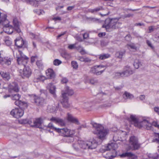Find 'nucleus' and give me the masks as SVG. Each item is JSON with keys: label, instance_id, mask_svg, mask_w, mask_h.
<instances>
[{"label": "nucleus", "instance_id": "nucleus-59", "mask_svg": "<svg viewBox=\"0 0 159 159\" xmlns=\"http://www.w3.org/2000/svg\"><path fill=\"white\" fill-rule=\"evenodd\" d=\"M75 7V6H69L67 8V9L68 11H70L72 10L74 7Z\"/></svg>", "mask_w": 159, "mask_h": 159}, {"label": "nucleus", "instance_id": "nucleus-11", "mask_svg": "<svg viewBox=\"0 0 159 159\" xmlns=\"http://www.w3.org/2000/svg\"><path fill=\"white\" fill-rule=\"evenodd\" d=\"M129 142L132 146V150H137L140 147V145L138 143V140L137 137L132 136L130 138Z\"/></svg>", "mask_w": 159, "mask_h": 159}, {"label": "nucleus", "instance_id": "nucleus-19", "mask_svg": "<svg viewBox=\"0 0 159 159\" xmlns=\"http://www.w3.org/2000/svg\"><path fill=\"white\" fill-rule=\"evenodd\" d=\"M13 59L12 58L8 57H3V58H2L0 60V63H4L5 64L9 65L11 64V61Z\"/></svg>", "mask_w": 159, "mask_h": 159}, {"label": "nucleus", "instance_id": "nucleus-30", "mask_svg": "<svg viewBox=\"0 0 159 159\" xmlns=\"http://www.w3.org/2000/svg\"><path fill=\"white\" fill-rule=\"evenodd\" d=\"M102 10H103L102 7H99L93 9H89V11L92 13H94Z\"/></svg>", "mask_w": 159, "mask_h": 159}, {"label": "nucleus", "instance_id": "nucleus-42", "mask_svg": "<svg viewBox=\"0 0 159 159\" xmlns=\"http://www.w3.org/2000/svg\"><path fill=\"white\" fill-rule=\"evenodd\" d=\"M71 65L74 68L77 69L78 67V65L75 61H72L71 62Z\"/></svg>", "mask_w": 159, "mask_h": 159}, {"label": "nucleus", "instance_id": "nucleus-39", "mask_svg": "<svg viewBox=\"0 0 159 159\" xmlns=\"http://www.w3.org/2000/svg\"><path fill=\"white\" fill-rule=\"evenodd\" d=\"M115 77L116 78H119L120 77H122L124 76V73L123 72L120 73V72H116L115 73Z\"/></svg>", "mask_w": 159, "mask_h": 159}, {"label": "nucleus", "instance_id": "nucleus-13", "mask_svg": "<svg viewBox=\"0 0 159 159\" xmlns=\"http://www.w3.org/2000/svg\"><path fill=\"white\" fill-rule=\"evenodd\" d=\"M8 90L10 92L12 91L17 92L19 90L17 84L15 82H13L8 85Z\"/></svg>", "mask_w": 159, "mask_h": 159}, {"label": "nucleus", "instance_id": "nucleus-8", "mask_svg": "<svg viewBox=\"0 0 159 159\" xmlns=\"http://www.w3.org/2000/svg\"><path fill=\"white\" fill-rule=\"evenodd\" d=\"M13 23L14 26V27L11 25H9V27L8 30V31H7L5 28L4 29V30L5 31V33L8 34H11L14 30H15V31H16L17 33H19L20 32V23L19 22L17 19L15 18L13 20Z\"/></svg>", "mask_w": 159, "mask_h": 159}, {"label": "nucleus", "instance_id": "nucleus-16", "mask_svg": "<svg viewBox=\"0 0 159 159\" xmlns=\"http://www.w3.org/2000/svg\"><path fill=\"white\" fill-rule=\"evenodd\" d=\"M25 44V42L21 38L18 39H16L15 40V45L19 48L26 47Z\"/></svg>", "mask_w": 159, "mask_h": 159}, {"label": "nucleus", "instance_id": "nucleus-44", "mask_svg": "<svg viewBox=\"0 0 159 159\" xmlns=\"http://www.w3.org/2000/svg\"><path fill=\"white\" fill-rule=\"evenodd\" d=\"M34 12L37 13L39 15H40L42 14V12H43V10L39 9H36L34 10Z\"/></svg>", "mask_w": 159, "mask_h": 159}, {"label": "nucleus", "instance_id": "nucleus-49", "mask_svg": "<svg viewBox=\"0 0 159 159\" xmlns=\"http://www.w3.org/2000/svg\"><path fill=\"white\" fill-rule=\"evenodd\" d=\"M88 19L89 20L93 22H96L98 20V19L93 17H89L88 18Z\"/></svg>", "mask_w": 159, "mask_h": 159}, {"label": "nucleus", "instance_id": "nucleus-61", "mask_svg": "<svg viewBox=\"0 0 159 159\" xmlns=\"http://www.w3.org/2000/svg\"><path fill=\"white\" fill-rule=\"evenodd\" d=\"M38 79L40 80L43 81L45 79V77L41 75L38 78Z\"/></svg>", "mask_w": 159, "mask_h": 159}, {"label": "nucleus", "instance_id": "nucleus-50", "mask_svg": "<svg viewBox=\"0 0 159 159\" xmlns=\"http://www.w3.org/2000/svg\"><path fill=\"white\" fill-rule=\"evenodd\" d=\"M105 149L106 150V151H108L111 149H112L111 143L108 144V145L107 146Z\"/></svg>", "mask_w": 159, "mask_h": 159}, {"label": "nucleus", "instance_id": "nucleus-52", "mask_svg": "<svg viewBox=\"0 0 159 159\" xmlns=\"http://www.w3.org/2000/svg\"><path fill=\"white\" fill-rule=\"evenodd\" d=\"M111 145L112 147V149L115 150L116 149L117 146L116 144L114 143H111Z\"/></svg>", "mask_w": 159, "mask_h": 159}, {"label": "nucleus", "instance_id": "nucleus-62", "mask_svg": "<svg viewBox=\"0 0 159 159\" xmlns=\"http://www.w3.org/2000/svg\"><path fill=\"white\" fill-rule=\"evenodd\" d=\"M105 33L104 32L100 33L98 34V36L100 37H102V36H105Z\"/></svg>", "mask_w": 159, "mask_h": 159}, {"label": "nucleus", "instance_id": "nucleus-18", "mask_svg": "<svg viewBox=\"0 0 159 159\" xmlns=\"http://www.w3.org/2000/svg\"><path fill=\"white\" fill-rule=\"evenodd\" d=\"M50 120L54 121L62 126H65V123L64 120L60 118L52 117L50 119Z\"/></svg>", "mask_w": 159, "mask_h": 159}, {"label": "nucleus", "instance_id": "nucleus-47", "mask_svg": "<svg viewBox=\"0 0 159 159\" xmlns=\"http://www.w3.org/2000/svg\"><path fill=\"white\" fill-rule=\"evenodd\" d=\"M134 16V14L132 13H129L128 14H125L124 16V17L125 18H129L130 17H133Z\"/></svg>", "mask_w": 159, "mask_h": 159}, {"label": "nucleus", "instance_id": "nucleus-57", "mask_svg": "<svg viewBox=\"0 0 159 159\" xmlns=\"http://www.w3.org/2000/svg\"><path fill=\"white\" fill-rule=\"evenodd\" d=\"M67 79L66 78H63L61 80V82L62 83H66L68 82Z\"/></svg>", "mask_w": 159, "mask_h": 159}, {"label": "nucleus", "instance_id": "nucleus-31", "mask_svg": "<svg viewBox=\"0 0 159 159\" xmlns=\"http://www.w3.org/2000/svg\"><path fill=\"white\" fill-rule=\"evenodd\" d=\"M48 127L50 128V129L54 130L56 131L57 132L59 133L60 132V130H61V129L57 128L56 127H55L51 123H49L48 125Z\"/></svg>", "mask_w": 159, "mask_h": 159}, {"label": "nucleus", "instance_id": "nucleus-36", "mask_svg": "<svg viewBox=\"0 0 159 159\" xmlns=\"http://www.w3.org/2000/svg\"><path fill=\"white\" fill-rule=\"evenodd\" d=\"M89 81L91 84L93 85L96 84L98 82V80L94 78H92L90 79Z\"/></svg>", "mask_w": 159, "mask_h": 159}, {"label": "nucleus", "instance_id": "nucleus-35", "mask_svg": "<svg viewBox=\"0 0 159 159\" xmlns=\"http://www.w3.org/2000/svg\"><path fill=\"white\" fill-rule=\"evenodd\" d=\"M4 40L6 44L8 46H10L12 43V42L10 39L8 37H6Z\"/></svg>", "mask_w": 159, "mask_h": 159}, {"label": "nucleus", "instance_id": "nucleus-53", "mask_svg": "<svg viewBox=\"0 0 159 159\" xmlns=\"http://www.w3.org/2000/svg\"><path fill=\"white\" fill-rule=\"evenodd\" d=\"M31 122H32L31 121L28 120L27 119H24L23 120V123L25 124L27 123L29 124H31Z\"/></svg>", "mask_w": 159, "mask_h": 159}, {"label": "nucleus", "instance_id": "nucleus-56", "mask_svg": "<svg viewBox=\"0 0 159 159\" xmlns=\"http://www.w3.org/2000/svg\"><path fill=\"white\" fill-rule=\"evenodd\" d=\"M91 60L89 58L87 57H84V62H90Z\"/></svg>", "mask_w": 159, "mask_h": 159}, {"label": "nucleus", "instance_id": "nucleus-63", "mask_svg": "<svg viewBox=\"0 0 159 159\" xmlns=\"http://www.w3.org/2000/svg\"><path fill=\"white\" fill-rule=\"evenodd\" d=\"M148 33H151L153 31V29L152 26H150L148 28Z\"/></svg>", "mask_w": 159, "mask_h": 159}, {"label": "nucleus", "instance_id": "nucleus-43", "mask_svg": "<svg viewBox=\"0 0 159 159\" xmlns=\"http://www.w3.org/2000/svg\"><path fill=\"white\" fill-rule=\"evenodd\" d=\"M63 57L66 60L69 59L71 58L70 55V54L66 52L64 53Z\"/></svg>", "mask_w": 159, "mask_h": 159}, {"label": "nucleus", "instance_id": "nucleus-23", "mask_svg": "<svg viewBox=\"0 0 159 159\" xmlns=\"http://www.w3.org/2000/svg\"><path fill=\"white\" fill-rule=\"evenodd\" d=\"M2 20H1V21L0 25H2L3 26V30L4 32H5V31L4 30V29L6 30L7 31H8L9 27V22L7 19L5 20L4 21L2 22Z\"/></svg>", "mask_w": 159, "mask_h": 159}, {"label": "nucleus", "instance_id": "nucleus-40", "mask_svg": "<svg viewBox=\"0 0 159 159\" xmlns=\"http://www.w3.org/2000/svg\"><path fill=\"white\" fill-rule=\"evenodd\" d=\"M61 63V61L60 60L56 59L53 61V64L55 66H58Z\"/></svg>", "mask_w": 159, "mask_h": 159}, {"label": "nucleus", "instance_id": "nucleus-24", "mask_svg": "<svg viewBox=\"0 0 159 159\" xmlns=\"http://www.w3.org/2000/svg\"><path fill=\"white\" fill-rule=\"evenodd\" d=\"M27 1L29 2L30 4H33V5L35 7L38 6L39 2H43L45 0H26Z\"/></svg>", "mask_w": 159, "mask_h": 159}, {"label": "nucleus", "instance_id": "nucleus-7", "mask_svg": "<svg viewBox=\"0 0 159 159\" xmlns=\"http://www.w3.org/2000/svg\"><path fill=\"white\" fill-rule=\"evenodd\" d=\"M121 24L117 18L107 19L105 20V25L102 27L105 28L107 31H110V29H115L120 27Z\"/></svg>", "mask_w": 159, "mask_h": 159}, {"label": "nucleus", "instance_id": "nucleus-51", "mask_svg": "<svg viewBox=\"0 0 159 159\" xmlns=\"http://www.w3.org/2000/svg\"><path fill=\"white\" fill-rule=\"evenodd\" d=\"M105 10L106 11H107L106 13H105L103 14H102L101 13H100V14L101 16H106L107 15H108L109 14V12L108 11V10L106 8V9H105Z\"/></svg>", "mask_w": 159, "mask_h": 159}, {"label": "nucleus", "instance_id": "nucleus-26", "mask_svg": "<svg viewBox=\"0 0 159 159\" xmlns=\"http://www.w3.org/2000/svg\"><path fill=\"white\" fill-rule=\"evenodd\" d=\"M0 74L2 77L6 80H8L10 79L11 77L9 73L6 72H1Z\"/></svg>", "mask_w": 159, "mask_h": 159}, {"label": "nucleus", "instance_id": "nucleus-1", "mask_svg": "<svg viewBox=\"0 0 159 159\" xmlns=\"http://www.w3.org/2000/svg\"><path fill=\"white\" fill-rule=\"evenodd\" d=\"M13 54L17 58L18 65L22 66L24 67L23 70L21 69L19 70L20 76L23 79L28 78L32 74L31 69L29 67L25 66L28 62L29 58L20 50H17L14 52Z\"/></svg>", "mask_w": 159, "mask_h": 159}, {"label": "nucleus", "instance_id": "nucleus-27", "mask_svg": "<svg viewBox=\"0 0 159 159\" xmlns=\"http://www.w3.org/2000/svg\"><path fill=\"white\" fill-rule=\"evenodd\" d=\"M102 155L103 157L106 159H112L116 156L111 155L110 152H106V151L104 152Z\"/></svg>", "mask_w": 159, "mask_h": 159}, {"label": "nucleus", "instance_id": "nucleus-45", "mask_svg": "<svg viewBox=\"0 0 159 159\" xmlns=\"http://www.w3.org/2000/svg\"><path fill=\"white\" fill-rule=\"evenodd\" d=\"M152 125L154 126L155 127H157L158 129H159V125L158 124L157 122L154 121L152 123Z\"/></svg>", "mask_w": 159, "mask_h": 159}, {"label": "nucleus", "instance_id": "nucleus-37", "mask_svg": "<svg viewBox=\"0 0 159 159\" xmlns=\"http://www.w3.org/2000/svg\"><path fill=\"white\" fill-rule=\"evenodd\" d=\"M76 48L83 55L85 53L84 50L83 49V48L81 46H79L76 47Z\"/></svg>", "mask_w": 159, "mask_h": 159}, {"label": "nucleus", "instance_id": "nucleus-21", "mask_svg": "<svg viewBox=\"0 0 159 159\" xmlns=\"http://www.w3.org/2000/svg\"><path fill=\"white\" fill-rule=\"evenodd\" d=\"M46 73L47 78L52 79L55 76V74L52 69H49L46 71Z\"/></svg>", "mask_w": 159, "mask_h": 159}, {"label": "nucleus", "instance_id": "nucleus-3", "mask_svg": "<svg viewBox=\"0 0 159 159\" xmlns=\"http://www.w3.org/2000/svg\"><path fill=\"white\" fill-rule=\"evenodd\" d=\"M129 122L132 124H134V126L139 128L143 127L148 130H152V123H150L147 120H143L141 123H139L138 119L134 116L131 115L130 118L128 119Z\"/></svg>", "mask_w": 159, "mask_h": 159}, {"label": "nucleus", "instance_id": "nucleus-41", "mask_svg": "<svg viewBox=\"0 0 159 159\" xmlns=\"http://www.w3.org/2000/svg\"><path fill=\"white\" fill-rule=\"evenodd\" d=\"M36 64L37 66L39 68L42 69L43 67V64L40 61H38L36 62Z\"/></svg>", "mask_w": 159, "mask_h": 159}, {"label": "nucleus", "instance_id": "nucleus-55", "mask_svg": "<svg viewBox=\"0 0 159 159\" xmlns=\"http://www.w3.org/2000/svg\"><path fill=\"white\" fill-rule=\"evenodd\" d=\"M154 111L157 113L159 115V107H155L154 108Z\"/></svg>", "mask_w": 159, "mask_h": 159}, {"label": "nucleus", "instance_id": "nucleus-20", "mask_svg": "<svg viewBox=\"0 0 159 159\" xmlns=\"http://www.w3.org/2000/svg\"><path fill=\"white\" fill-rule=\"evenodd\" d=\"M43 122V120L42 118H37L34 122V125L33 126L37 128H41V125Z\"/></svg>", "mask_w": 159, "mask_h": 159}, {"label": "nucleus", "instance_id": "nucleus-46", "mask_svg": "<svg viewBox=\"0 0 159 159\" xmlns=\"http://www.w3.org/2000/svg\"><path fill=\"white\" fill-rule=\"evenodd\" d=\"M37 58H38V57L36 55L32 56L31 58V63L34 62L35 61V59H37Z\"/></svg>", "mask_w": 159, "mask_h": 159}, {"label": "nucleus", "instance_id": "nucleus-12", "mask_svg": "<svg viewBox=\"0 0 159 159\" xmlns=\"http://www.w3.org/2000/svg\"><path fill=\"white\" fill-rule=\"evenodd\" d=\"M66 118L67 120L69 122L75 123L77 125L80 124V123L77 119L74 117L72 115L69 113L67 114Z\"/></svg>", "mask_w": 159, "mask_h": 159}, {"label": "nucleus", "instance_id": "nucleus-34", "mask_svg": "<svg viewBox=\"0 0 159 159\" xmlns=\"http://www.w3.org/2000/svg\"><path fill=\"white\" fill-rule=\"evenodd\" d=\"M128 48H130L131 49L136 50L137 49V47L135 44L134 43H131L127 45Z\"/></svg>", "mask_w": 159, "mask_h": 159}, {"label": "nucleus", "instance_id": "nucleus-28", "mask_svg": "<svg viewBox=\"0 0 159 159\" xmlns=\"http://www.w3.org/2000/svg\"><path fill=\"white\" fill-rule=\"evenodd\" d=\"M125 51L124 50L118 51L116 53V56L118 58H121L125 55Z\"/></svg>", "mask_w": 159, "mask_h": 159}, {"label": "nucleus", "instance_id": "nucleus-15", "mask_svg": "<svg viewBox=\"0 0 159 159\" xmlns=\"http://www.w3.org/2000/svg\"><path fill=\"white\" fill-rule=\"evenodd\" d=\"M33 101L36 105L40 106L43 104L44 99L42 98L34 96L33 97Z\"/></svg>", "mask_w": 159, "mask_h": 159}, {"label": "nucleus", "instance_id": "nucleus-17", "mask_svg": "<svg viewBox=\"0 0 159 159\" xmlns=\"http://www.w3.org/2000/svg\"><path fill=\"white\" fill-rule=\"evenodd\" d=\"M47 88L49 90V92L53 95L54 97H55L56 96L55 94L56 88L55 86L52 83H50L48 84Z\"/></svg>", "mask_w": 159, "mask_h": 159}, {"label": "nucleus", "instance_id": "nucleus-9", "mask_svg": "<svg viewBox=\"0 0 159 159\" xmlns=\"http://www.w3.org/2000/svg\"><path fill=\"white\" fill-rule=\"evenodd\" d=\"M105 67L103 65L94 66L91 68L90 72L96 75H100L105 71Z\"/></svg>", "mask_w": 159, "mask_h": 159}, {"label": "nucleus", "instance_id": "nucleus-14", "mask_svg": "<svg viewBox=\"0 0 159 159\" xmlns=\"http://www.w3.org/2000/svg\"><path fill=\"white\" fill-rule=\"evenodd\" d=\"M123 72L125 76H128L133 74L134 73V71L130 66H127L125 67L124 71Z\"/></svg>", "mask_w": 159, "mask_h": 159}, {"label": "nucleus", "instance_id": "nucleus-64", "mask_svg": "<svg viewBox=\"0 0 159 159\" xmlns=\"http://www.w3.org/2000/svg\"><path fill=\"white\" fill-rule=\"evenodd\" d=\"M52 19L55 21L57 20H61V18L59 17H56L53 18Z\"/></svg>", "mask_w": 159, "mask_h": 159}, {"label": "nucleus", "instance_id": "nucleus-32", "mask_svg": "<svg viewBox=\"0 0 159 159\" xmlns=\"http://www.w3.org/2000/svg\"><path fill=\"white\" fill-rule=\"evenodd\" d=\"M110 56V55L108 54H102L99 55V58L100 59L102 60L107 58Z\"/></svg>", "mask_w": 159, "mask_h": 159}, {"label": "nucleus", "instance_id": "nucleus-4", "mask_svg": "<svg viewBox=\"0 0 159 159\" xmlns=\"http://www.w3.org/2000/svg\"><path fill=\"white\" fill-rule=\"evenodd\" d=\"M74 94L73 91L70 89L68 87H66L64 89L61 91V102L64 107L67 108L70 107V105L68 103V99L67 96H71Z\"/></svg>", "mask_w": 159, "mask_h": 159}, {"label": "nucleus", "instance_id": "nucleus-22", "mask_svg": "<svg viewBox=\"0 0 159 159\" xmlns=\"http://www.w3.org/2000/svg\"><path fill=\"white\" fill-rule=\"evenodd\" d=\"M14 103L16 105L19 106L21 108H25L27 107V104L25 102L21 101L19 100H16Z\"/></svg>", "mask_w": 159, "mask_h": 159}, {"label": "nucleus", "instance_id": "nucleus-48", "mask_svg": "<svg viewBox=\"0 0 159 159\" xmlns=\"http://www.w3.org/2000/svg\"><path fill=\"white\" fill-rule=\"evenodd\" d=\"M157 135L158 136V139H156L153 140V142H156L159 143V133H157ZM158 151L159 152V146L158 147Z\"/></svg>", "mask_w": 159, "mask_h": 159}, {"label": "nucleus", "instance_id": "nucleus-2", "mask_svg": "<svg viewBox=\"0 0 159 159\" xmlns=\"http://www.w3.org/2000/svg\"><path fill=\"white\" fill-rule=\"evenodd\" d=\"M79 145V147L82 149H93L96 148L97 146V142L94 139H92L91 141H84L82 140H78L77 142L75 143L73 145V147L76 151H78L79 148L75 147V146Z\"/></svg>", "mask_w": 159, "mask_h": 159}, {"label": "nucleus", "instance_id": "nucleus-54", "mask_svg": "<svg viewBox=\"0 0 159 159\" xmlns=\"http://www.w3.org/2000/svg\"><path fill=\"white\" fill-rule=\"evenodd\" d=\"M145 96L144 95H141L139 97V98L141 101H143L145 99Z\"/></svg>", "mask_w": 159, "mask_h": 159}, {"label": "nucleus", "instance_id": "nucleus-33", "mask_svg": "<svg viewBox=\"0 0 159 159\" xmlns=\"http://www.w3.org/2000/svg\"><path fill=\"white\" fill-rule=\"evenodd\" d=\"M134 66L136 69H138L141 66V64L138 59H135L134 63Z\"/></svg>", "mask_w": 159, "mask_h": 159}, {"label": "nucleus", "instance_id": "nucleus-10", "mask_svg": "<svg viewBox=\"0 0 159 159\" xmlns=\"http://www.w3.org/2000/svg\"><path fill=\"white\" fill-rule=\"evenodd\" d=\"M24 113V111L22 108H15L11 111L10 114L13 117L19 118L23 116Z\"/></svg>", "mask_w": 159, "mask_h": 159}, {"label": "nucleus", "instance_id": "nucleus-58", "mask_svg": "<svg viewBox=\"0 0 159 159\" xmlns=\"http://www.w3.org/2000/svg\"><path fill=\"white\" fill-rule=\"evenodd\" d=\"M68 48L70 49H72L75 48V45L74 44H70L68 46Z\"/></svg>", "mask_w": 159, "mask_h": 159}, {"label": "nucleus", "instance_id": "nucleus-6", "mask_svg": "<svg viewBox=\"0 0 159 159\" xmlns=\"http://www.w3.org/2000/svg\"><path fill=\"white\" fill-rule=\"evenodd\" d=\"M60 131L59 133L64 137L63 140L64 142L70 143L74 141V138L73 136L75 134V130H71L64 128H61Z\"/></svg>", "mask_w": 159, "mask_h": 159}, {"label": "nucleus", "instance_id": "nucleus-5", "mask_svg": "<svg viewBox=\"0 0 159 159\" xmlns=\"http://www.w3.org/2000/svg\"><path fill=\"white\" fill-rule=\"evenodd\" d=\"M93 127L95 128L93 133L97 135L98 139L101 140L105 139V137L108 133L107 129H105L101 125L94 123H91Z\"/></svg>", "mask_w": 159, "mask_h": 159}, {"label": "nucleus", "instance_id": "nucleus-29", "mask_svg": "<svg viewBox=\"0 0 159 159\" xmlns=\"http://www.w3.org/2000/svg\"><path fill=\"white\" fill-rule=\"evenodd\" d=\"M123 98L124 99H132L134 98V96L129 93L125 92L123 95Z\"/></svg>", "mask_w": 159, "mask_h": 159}, {"label": "nucleus", "instance_id": "nucleus-38", "mask_svg": "<svg viewBox=\"0 0 159 159\" xmlns=\"http://www.w3.org/2000/svg\"><path fill=\"white\" fill-rule=\"evenodd\" d=\"M20 97V95L19 94H16L12 95L11 98L12 100H19Z\"/></svg>", "mask_w": 159, "mask_h": 159}, {"label": "nucleus", "instance_id": "nucleus-60", "mask_svg": "<svg viewBox=\"0 0 159 159\" xmlns=\"http://www.w3.org/2000/svg\"><path fill=\"white\" fill-rule=\"evenodd\" d=\"M89 34H88L87 33H84L83 35V38L84 39H87L89 37Z\"/></svg>", "mask_w": 159, "mask_h": 159}, {"label": "nucleus", "instance_id": "nucleus-25", "mask_svg": "<svg viewBox=\"0 0 159 159\" xmlns=\"http://www.w3.org/2000/svg\"><path fill=\"white\" fill-rule=\"evenodd\" d=\"M121 157L127 156L131 158V159H136L137 158V156L130 152H126L123 154Z\"/></svg>", "mask_w": 159, "mask_h": 159}]
</instances>
